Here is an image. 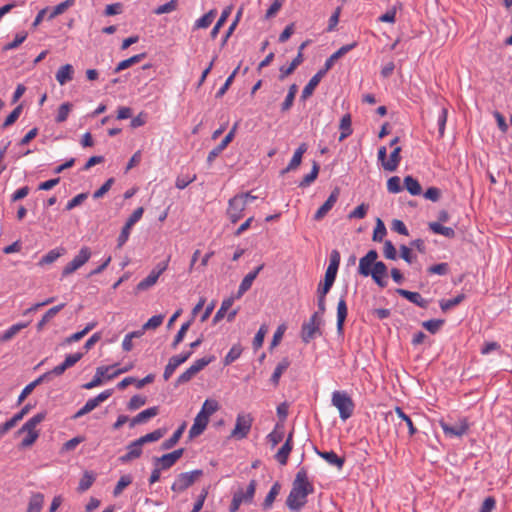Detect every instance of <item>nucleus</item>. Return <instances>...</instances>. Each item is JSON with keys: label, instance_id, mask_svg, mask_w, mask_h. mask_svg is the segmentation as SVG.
<instances>
[{"label": "nucleus", "instance_id": "0eeeda50", "mask_svg": "<svg viewBox=\"0 0 512 512\" xmlns=\"http://www.w3.org/2000/svg\"><path fill=\"white\" fill-rule=\"evenodd\" d=\"M246 198L247 196H234L229 200L227 216L232 223L238 222L243 217Z\"/></svg>", "mask_w": 512, "mask_h": 512}, {"label": "nucleus", "instance_id": "3c124183", "mask_svg": "<svg viewBox=\"0 0 512 512\" xmlns=\"http://www.w3.org/2000/svg\"><path fill=\"white\" fill-rule=\"evenodd\" d=\"M64 251L65 250L63 248H56L50 250L41 258L39 265H46L55 262L61 255H63Z\"/></svg>", "mask_w": 512, "mask_h": 512}, {"label": "nucleus", "instance_id": "5701e85b", "mask_svg": "<svg viewBox=\"0 0 512 512\" xmlns=\"http://www.w3.org/2000/svg\"><path fill=\"white\" fill-rule=\"evenodd\" d=\"M307 149L308 145L306 143H301L294 152V155L290 160L289 164L287 165V167L284 170H282V174L296 170L300 166L303 154L307 151Z\"/></svg>", "mask_w": 512, "mask_h": 512}, {"label": "nucleus", "instance_id": "1a4fd4ad", "mask_svg": "<svg viewBox=\"0 0 512 512\" xmlns=\"http://www.w3.org/2000/svg\"><path fill=\"white\" fill-rule=\"evenodd\" d=\"M439 425L444 434L448 437H461L466 434L469 429V424L465 418L460 419L455 424H449L444 420H440Z\"/></svg>", "mask_w": 512, "mask_h": 512}, {"label": "nucleus", "instance_id": "e433bc0d", "mask_svg": "<svg viewBox=\"0 0 512 512\" xmlns=\"http://www.w3.org/2000/svg\"><path fill=\"white\" fill-rule=\"evenodd\" d=\"M145 57H146V53H140V54L134 55V56H132V57H130L128 59H125V60H123V61L118 63V65L116 66L114 72L115 73H119L120 71L125 70V69L131 67L132 65H134L136 63H139Z\"/></svg>", "mask_w": 512, "mask_h": 512}, {"label": "nucleus", "instance_id": "a19ab883", "mask_svg": "<svg viewBox=\"0 0 512 512\" xmlns=\"http://www.w3.org/2000/svg\"><path fill=\"white\" fill-rule=\"evenodd\" d=\"M44 503V495L35 493L30 497L27 512H41Z\"/></svg>", "mask_w": 512, "mask_h": 512}, {"label": "nucleus", "instance_id": "a18cd8bd", "mask_svg": "<svg viewBox=\"0 0 512 512\" xmlns=\"http://www.w3.org/2000/svg\"><path fill=\"white\" fill-rule=\"evenodd\" d=\"M233 303H234V298L233 297H229V298L224 299L222 301L219 310L216 312V314H215V316L213 318V323L214 324H217L218 322H220L224 318L226 312L231 308Z\"/></svg>", "mask_w": 512, "mask_h": 512}, {"label": "nucleus", "instance_id": "a211bd4d", "mask_svg": "<svg viewBox=\"0 0 512 512\" xmlns=\"http://www.w3.org/2000/svg\"><path fill=\"white\" fill-rule=\"evenodd\" d=\"M264 268V264L259 265L253 271L249 272L241 281L236 298L242 297L244 293H246L252 286L253 281L256 279L260 271Z\"/></svg>", "mask_w": 512, "mask_h": 512}, {"label": "nucleus", "instance_id": "09e8293b", "mask_svg": "<svg viewBox=\"0 0 512 512\" xmlns=\"http://www.w3.org/2000/svg\"><path fill=\"white\" fill-rule=\"evenodd\" d=\"M319 170H320L319 164L316 161H314L311 172L309 174H307L306 176H304V178L299 183V187L304 188V187H308L309 185H311L317 179Z\"/></svg>", "mask_w": 512, "mask_h": 512}, {"label": "nucleus", "instance_id": "9b49d317", "mask_svg": "<svg viewBox=\"0 0 512 512\" xmlns=\"http://www.w3.org/2000/svg\"><path fill=\"white\" fill-rule=\"evenodd\" d=\"M236 129H237V124H235L233 126V128L229 131V133L222 139V141L209 152V154L207 156V163L209 166L232 142V140L234 139V136H235Z\"/></svg>", "mask_w": 512, "mask_h": 512}, {"label": "nucleus", "instance_id": "ea45409f", "mask_svg": "<svg viewBox=\"0 0 512 512\" xmlns=\"http://www.w3.org/2000/svg\"><path fill=\"white\" fill-rule=\"evenodd\" d=\"M97 325L96 322L88 323L85 328L79 332H76L64 340V344H71L73 342L80 341L85 335H87Z\"/></svg>", "mask_w": 512, "mask_h": 512}, {"label": "nucleus", "instance_id": "39448f33", "mask_svg": "<svg viewBox=\"0 0 512 512\" xmlns=\"http://www.w3.org/2000/svg\"><path fill=\"white\" fill-rule=\"evenodd\" d=\"M202 475L203 471L200 469L180 473L172 484L171 489L175 492H183L193 485L194 482Z\"/></svg>", "mask_w": 512, "mask_h": 512}, {"label": "nucleus", "instance_id": "13d9d810", "mask_svg": "<svg viewBox=\"0 0 512 512\" xmlns=\"http://www.w3.org/2000/svg\"><path fill=\"white\" fill-rule=\"evenodd\" d=\"M165 434V430L163 429H156L151 433H148L140 438L139 441L142 443V445L150 442H155L161 439Z\"/></svg>", "mask_w": 512, "mask_h": 512}, {"label": "nucleus", "instance_id": "680f3d73", "mask_svg": "<svg viewBox=\"0 0 512 512\" xmlns=\"http://www.w3.org/2000/svg\"><path fill=\"white\" fill-rule=\"evenodd\" d=\"M192 324V320H189L182 324L181 328L177 332V334L174 337V340L171 344L172 348L175 349L184 339L186 332L188 331L189 327Z\"/></svg>", "mask_w": 512, "mask_h": 512}, {"label": "nucleus", "instance_id": "0e129e2a", "mask_svg": "<svg viewBox=\"0 0 512 512\" xmlns=\"http://www.w3.org/2000/svg\"><path fill=\"white\" fill-rule=\"evenodd\" d=\"M132 483V476L131 475H123L120 477V479L118 480L114 490H113V495L114 496H118L120 495L123 490L129 486L130 484Z\"/></svg>", "mask_w": 512, "mask_h": 512}, {"label": "nucleus", "instance_id": "79ce46f5", "mask_svg": "<svg viewBox=\"0 0 512 512\" xmlns=\"http://www.w3.org/2000/svg\"><path fill=\"white\" fill-rule=\"evenodd\" d=\"M218 409H219V404L216 400L206 399L202 405V408H201L199 414H202V416L209 419L210 416L212 414H214Z\"/></svg>", "mask_w": 512, "mask_h": 512}, {"label": "nucleus", "instance_id": "8fccbe9b", "mask_svg": "<svg viewBox=\"0 0 512 512\" xmlns=\"http://www.w3.org/2000/svg\"><path fill=\"white\" fill-rule=\"evenodd\" d=\"M95 479H96V477L92 472L86 471L79 481L77 490L79 492L87 491L93 485Z\"/></svg>", "mask_w": 512, "mask_h": 512}, {"label": "nucleus", "instance_id": "b1692460", "mask_svg": "<svg viewBox=\"0 0 512 512\" xmlns=\"http://www.w3.org/2000/svg\"><path fill=\"white\" fill-rule=\"evenodd\" d=\"M158 413L159 408L157 406L143 410L130 420V427L133 428L135 425L146 423L151 418L157 416Z\"/></svg>", "mask_w": 512, "mask_h": 512}, {"label": "nucleus", "instance_id": "c9c22d12", "mask_svg": "<svg viewBox=\"0 0 512 512\" xmlns=\"http://www.w3.org/2000/svg\"><path fill=\"white\" fill-rule=\"evenodd\" d=\"M256 486H257L256 480H251L249 482L245 492H243V490H238L234 494L240 496V498L242 499V503H251L254 498Z\"/></svg>", "mask_w": 512, "mask_h": 512}, {"label": "nucleus", "instance_id": "2f4dec72", "mask_svg": "<svg viewBox=\"0 0 512 512\" xmlns=\"http://www.w3.org/2000/svg\"><path fill=\"white\" fill-rule=\"evenodd\" d=\"M65 307V303H61L57 306L50 308L42 317V319L37 324V330L41 331L44 326L54 318L63 308Z\"/></svg>", "mask_w": 512, "mask_h": 512}, {"label": "nucleus", "instance_id": "7ed1b4c3", "mask_svg": "<svg viewBox=\"0 0 512 512\" xmlns=\"http://www.w3.org/2000/svg\"><path fill=\"white\" fill-rule=\"evenodd\" d=\"M332 405L339 411L341 420L346 421L349 419L355 409V404L352 398L344 391H334L331 399Z\"/></svg>", "mask_w": 512, "mask_h": 512}, {"label": "nucleus", "instance_id": "864d4df0", "mask_svg": "<svg viewBox=\"0 0 512 512\" xmlns=\"http://www.w3.org/2000/svg\"><path fill=\"white\" fill-rule=\"evenodd\" d=\"M29 322L27 323H17L12 325L10 328H8L1 336V340L8 341L12 339L18 332H20L22 329L26 328L28 326Z\"/></svg>", "mask_w": 512, "mask_h": 512}, {"label": "nucleus", "instance_id": "393cba45", "mask_svg": "<svg viewBox=\"0 0 512 512\" xmlns=\"http://www.w3.org/2000/svg\"><path fill=\"white\" fill-rule=\"evenodd\" d=\"M293 433L290 432L285 443L282 445V447L278 450V452L275 455L276 460L281 465H286L288 461V457L292 451L293 448Z\"/></svg>", "mask_w": 512, "mask_h": 512}, {"label": "nucleus", "instance_id": "a878e982", "mask_svg": "<svg viewBox=\"0 0 512 512\" xmlns=\"http://www.w3.org/2000/svg\"><path fill=\"white\" fill-rule=\"evenodd\" d=\"M208 423H209V419L202 416V414L198 413L194 419L193 425L191 426V428L189 430V437L194 438V437L201 435L204 432V430L206 429Z\"/></svg>", "mask_w": 512, "mask_h": 512}, {"label": "nucleus", "instance_id": "603ef678", "mask_svg": "<svg viewBox=\"0 0 512 512\" xmlns=\"http://www.w3.org/2000/svg\"><path fill=\"white\" fill-rule=\"evenodd\" d=\"M231 11H232L231 6L226 7L222 11L220 18L218 19L217 23L215 24V26L213 27V29L211 31V34H210L211 38H213V39L216 38L217 34L219 33L220 28L223 26V24L226 22L227 18L230 16Z\"/></svg>", "mask_w": 512, "mask_h": 512}, {"label": "nucleus", "instance_id": "f8f14e48", "mask_svg": "<svg viewBox=\"0 0 512 512\" xmlns=\"http://www.w3.org/2000/svg\"><path fill=\"white\" fill-rule=\"evenodd\" d=\"M377 258L378 252L374 249L369 250L367 254L359 260L358 273L364 277L370 276Z\"/></svg>", "mask_w": 512, "mask_h": 512}, {"label": "nucleus", "instance_id": "338daca9", "mask_svg": "<svg viewBox=\"0 0 512 512\" xmlns=\"http://www.w3.org/2000/svg\"><path fill=\"white\" fill-rule=\"evenodd\" d=\"M447 115H448V110L445 107L441 108V111L437 118L439 138H442L444 136L446 122H447Z\"/></svg>", "mask_w": 512, "mask_h": 512}, {"label": "nucleus", "instance_id": "aec40b11", "mask_svg": "<svg viewBox=\"0 0 512 512\" xmlns=\"http://www.w3.org/2000/svg\"><path fill=\"white\" fill-rule=\"evenodd\" d=\"M142 443L139 441V439H136L135 441L131 442L127 446V453L122 455L119 460L122 463H128L134 459H137L142 454Z\"/></svg>", "mask_w": 512, "mask_h": 512}, {"label": "nucleus", "instance_id": "f257e3e1", "mask_svg": "<svg viewBox=\"0 0 512 512\" xmlns=\"http://www.w3.org/2000/svg\"><path fill=\"white\" fill-rule=\"evenodd\" d=\"M314 487L309 482L307 471L301 468L292 483L286 505L292 512H299L307 503V496L313 493Z\"/></svg>", "mask_w": 512, "mask_h": 512}, {"label": "nucleus", "instance_id": "c85d7f7f", "mask_svg": "<svg viewBox=\"0 0 512 512\" xmlns=\"http://www.w3.org/2000/svg\"><path fill=\"white\" fill-rule=\"evenodd\" d=\"M291 361L288 357L282 358V360L277 364L273 374L271 375L270 382L274 387L279 385L280 378L282 374L289 368Z\"/></svg>", "mask_w": 512, "mask_h": 512}, {"label": "nucleus", "instance_id": "f704fd0d", "mask_svg": "<svg viewBox=\"0 0 512 512\" xmlns=\"http://www.w3.org/2000/svg\"><path fill=\"white\" fill-rule=\"evenodd\" d=\"M428 226H429V229L435 234H440L447 238L455 237V231L453 228L443 226L439 222H430Z\"/></svg>", "mask_w": 512, "mask_h": 512}, {"label": "nucleus", "instance_id": "774afa93", "mask_svg": "<svg viewBox=\"0 0 512 512\" xmlns=\"http://www.w3.org/2000/svg\"><path fill=\"white\" fill-rule=\"evenodd\" d=\"M387 233L386 227L380 218H377L376 226L373 232V240L381 242Z\"/></svg>", "mask_w": 512, "mask_h": 512}, {"label": "nucleus", "instance_id": "bf43d9fd", "mask_svg": "<svg viewBox=\"0 0 512 512\" xmlns=\"http://www.w3.org/2000/svg\"><path fill=\"white\" fill-rule=\"evenodd\" d=\"M72 109V104L69 102H65L61 104L58 108L57 116L55 118V121L57 123H62L67 120L68 115Z\"/></svg>", "mask_w": 512, "mask_h": 512}, {"label": "nucleus", "instance_id": "423d86ee", "mask_svg": "<svg viewBox=\"0 0 512 512\" xmlns=\"http://www.w3.org/2000/svg\"><path fill=\"white\" fill-rule=\"evenodd\" d=\"M91 257V250L84 246L79 253L63 268L62 277H66L81 268Z\"/></svg>", "mask_w": 512, "mask_h": 512}, {"label": "nucleus", "instance_id": "4468645a", "mask_svg": "<svg viewBox=\"0 0 512 512\" xmlns=\"http://www.w3.org/2000/svg\"><path fill=\"white\" fill-rule=\"evenodd\" d=\"M339 195H340V190H339V188L336 187L331 192V194L329 195L327 200L323 203V205H321L319 207V209L316 211V213L314 214V220H316V221L322 220L327 215V213L333 208V206L335 205V203L337 202V200L339 198Z\"/></svg>", "mask_w": 512, "mask_h": 512}, {"label": "nucleus", "instance_id": "f03ea898", "mask_svg": "<svg viewBox=\"0 0 512 512\" xmlns=\"http://www.w3.org/2000/svg\"><path fill=\"white\" fill-rule=\"evenodd\" d=\"M45 416L46 414L44 412L37 413L17 431V435L26 433V436L20 443V447L26 448L35 443L39 437V432L36 430V427L45 419Z\"/></svg>", "mask_w": 512, "mask_h": 512}, {"label": "nucleus", "instance_id": "412c9836", "mask_svg": "<svg viewBox=\"0 0 512 512\" xmlns=\"http://www.w3.org/2000/svg\"><path fill=\"white\" fill-rule=\"evenodd\" d=\"M113 368H114V366H101V367H98L96 369V373H95L93 379L90 382L84 384L83 388L87 389V390H90V389H92L94 387H97V386L101 385L102 382H103V379H107V376L110 375L108 372L111 369H113Z\"/></svg>", "mask_w": 512, "mask_h": 512}, {"label": "nucleus", "instance_id": "4c0bfd02", "mask_svg": "<svg viewBox=\"0 0 512 512\" xmlns=\"http://www.w3.org/2000/svg\"><path fill=\"white\" fill-rule=\"evenodd\" d=\"M339 128L341 130L339 141H343L344 139H346L348 136H350L352 134L353 130L351 128V115L350 114H345L341 118Z\"/></svg>", "mask_w": 512, "mask_h": 512}, {"label": "nucleus", "instance_id": "6ab92c4d", "mask_svg": "<svg viewBox=\"0 0 512 512\" xmlns=\"http://www.w3.org/2000/svg\"><path fill=\"white\" fill-rule=\"evenodd\" d=\"M327 72H328L327 70L322 68L309 80V82L306 84V86L302 90V94H301L302 100H306L307 98L312 96L315 88L318 86L321 79L325 76V74Z\"/></svg>", "mask_w": 512, "mask_h": 512}, {"label": "nucleus", "instance_id": "37998d69", "mask_svg": "<svg viewBox=\"0 0 512 512\" xmlns=\"http://www.w3.org/2000/svg\"><path fill=\"white\" fill-rule=\"evenodd\" d=\"M243 348L241 344H234L223 360L224 366H228L236 361L242 354Z\"/></svg>", "mask_w": 512, "mask_h": 512}, {"label": "nucleus", "instance_id": "4be33fe9", "mask_svg": "<svg viewBox=\"0 0 512 512\" xmlns=\"http://www.w3.org/2000/svg\"><path fill=\"white\" fill-rule=\"evenodd\" d=\"M358 45L357 42H352L350 44H346L342 47H340L336 52H334L326 61L324 64V69L329 71L334 63L341 57H343L345 54H347L349 51L353 50Z\"/></svg>", "mask_w": 512, "mask_h": 512}, {"label": "nucleus", "instance_id": "69168bd1", "mask_svg": "<svg viewBox=\"0 0 512 512\" xmlns=\"http://www.w3.org/2000/svg\"><path fill=\"white\" fill-rule=\"evenodd\" d=\"M402 4L397 2L393 7H391L386 13L379 17V21L394 23L396 21V12L398 8H401Z\"/></svg>", "mask_w": 512, "mask_h": 512}, {"label": "nucleus", "instance_id": "cd10ccee", "mask_svg": "<svg viewBox=\"0 0 512 512\" xmlns=\"http://www.w3.org/2000/svg\"><path fill=\"white\" fill-rule=\"evenodd\" d=\"M316 453L324 459L327 463L332 466L341 469L345 463V458L338 456L334 451H319L316 450Z\"/></svg>", "mask_w": 512, "mask_h": 512}, {"label": "nucleus", "instance_id": "052dcab7", "mask_svg": "<svg viewBox=\"0 0 512 512\" xmlns=\"http://www.w3.org/2000/svg\"><path fill=\"white\" fill-rule=\"evenodd\" d=\"M23 110L22 104L18 105L14 110L6 117L5 121L2 124V128L5 129L12 124H14L18 118L20 117Z\"/></svg>", "mask_w": 512, "mask_h": 512}, {"label": "nucleus", "instance_id": "6e6d98bb", "mask_svg": "<svg viewBox=\"0 0 512 512\" xmlns=\"http://www.w3.org/2000/svg\"><path fill=\"white\" fill-rule=\"evenodd\" d=\"M464 298H465L464 294H460L452 299H447V300L443 299L439 303L440 308L443 312H447L448 310L452 309L453 307L459 305L464 300Z\"/></svg>", "mask_w": 512, "mask_h": 512}, {"label": "nucleus", "instance_id": "4d7b16f0", "mask_svg": "<svg viewBox=\"0 0 512 512\" xmlns=\"http://www.w3.org/2000/svg\"><path fill=\"white\" fill-rule=\"evenodd\" d=\"M215 16L216 10H210L195 22V28L199 29L209 27L212 24Z\"/></svg>", "mask_w": 512, "mask_h": 512}, {"label": "nucleus", "instance_id": "7c9ffc66", "mask_svg": "<svg viewBox=\"0 0 512 512\" xmlns=\"http://www.w3.org/2000/svg\"><path fill=\"white\" fill-rule=\"evenodd\" d=\"M303 62V54L298 52L297 56L292 60L288 67L282 66L280 67V75L279 80L283 81L287 76L292 74L295 69Z\"/></svg>", "mask_w": 512, "mask_h": 512}, {"label": "nucleus", "instance_id": "49530a36", "mask_svg": "<svg viewBox=\"0 0 512 512\" xmlns=\"http://www.w3.org/2000/svg\"><path fill=\"white\" fill-rule=\"evenodd\" d=\"M159 277L160 276H158V274L154 270H152L146 278H144L137 284V287H136L137 290L138 291L148 290L150 287H152L153 285L156 284Z\"/></svg>", "mask_w": 512, "mask_h": 512}, {"label": "nucleus", "instance_id": "c756f323", "mask_svg": "<svg viewBox=\"0 0 512 512\" xmlns=\"http://www.w3.org/2000/svg\"><path fill=\"white\" fill-rule=\"evenodd\" d=\"M74 68L71 64L61 66L56 73V80L60 85H64L73 79Z\"/></svg>", "mask_w": 512, "mask_h": 512}, {"label": "nucleus", "instance_id": "e2e57ef3", "mask_svg": "<svg viewBox=\"0 0 512 512\" xmlns=\"http://www.w3.org/2000/svg\"><path fill=\"white\" fill-rule=\"evenodd\" d=\"M444 322L445 321L443 319H431L424 321L422 323V326L430 333L435 334L441 329Z\"/></svg>", "mask_w": 512, "mask_h": 512}, {"label": "nucleus", "instance_id": "ddd939ff", "mask_svg": "<svg viewBox=\"0 0 512 512\" xmlns=\"http://www.w3.org/2000/svg\"><path fill=\"white\" fill-rule=\"evenodd\" d=\"M192 355V351H188L186 353H182L180 355L172 356L169 359L168 364L166 365L163 373V378L167 381L175 372L178 366L186 362Z\"/></svg>", "mask_w": 512, "mask_h": 512}, {"label": "nucleus", "instance_id": "de8ad7c7", "mask_svg": "<svg viewBox=\"0 0 512 512\" xmlns=\"http://www.w3.org/2000/svg\"><path fill=\"white\" fill-rule=\"evenodd\" d=\"M280 490H281V485L279 482H275L270 491L268 492V494L266 495L265 499H264V502H263V508L264 509H269L271 508L275 498L278 496V494L280 493Z\"/></svg>", "mask_w": 512, "mask_h": 512}, {"label": "nucleus", "instance_id": "473e14b6", "mask_svg": "<svg viewBox=\"0 0 512 512\" xmlns=\"http://www.w3.org/2000/svg\"><path fill=\"white\" fill-rule=\"evenodd\" d=\"M400 152H401L400 147H396L391 152L389 160L386 163H384V165H383L384 170L393 172L397 169V167L401 161Z\"/></svg>", "mask_w": 512, "mask_h": 512}, {"label": "nucleus", "instance_id": "58836bf2", "mask_svg": "<svg viewBox=\"0 0 512 512\" xmlns=\"http://www.w3.org/2000/svg\"><path fill=\"white\" fill-rule=\"evenodd\" d=\"M185 427H186V425H185V423H183V424H182V425H181V426H180V427H179V428H178V429L173 433V435H172L169 439L165 440V441L162 443L161 448H162L163 450H168V449H171L172 447H174V446L178 443L179 439L181 438V436H182V434H183V432H184V430H185Z\"/></svg>", "mask_w": 512, "mask_h": 512}, {"label": "nucleus", "instance_id": "20e7f679", "mask_svg": "<svg viewBox=\"0 0 512 512\" xmlns=\"http://www.w3.org/2000/svg\"><path fill=\"white\" fill-rule=\"evenodd\" d=\"M322 324V317L318 312L312 314L308 322L302 325L301 338L304 343H309L316 335H321L320 325Z\"/></svg>", "mask_w": 512, "mask_h": 512}, {"label": "nucleus", "instance_id": "2eb2a0df", "mask_svg": "<svg viewBox=\"0 0 512 512\" xmlns=\"http://www.w3.org/2000/svg\"><path fill=\"white\" fill-rule=\"evenodd\" d=\"M388 275V269L384 262L375 261L372 272L370 276L374 280V282L381 288H385L387 286L386 277Z\"/></svg>", "mask_w": 512, "mask_h": 512}, {"label": "nucleus", "instance_id": "5fc2aeb1", "mask_svg": "<svg viewBox=\"0 0 512 512\" xmlns=\"http://www.w3.org/2000/svg\"><path fill=\"white\" fill-rule=\"evenodd\" d=\"M394 410H395V413L397 414V416H398L402 421H404V423H406V426H407V428H408V430H409V434H410V436L415 435V434L417 433V429H416V427L414 426V424H413V422H412L411 418H410L408 415H406V414L404 413V411H403L400 407H398V406H396Z\"/></svg>", "mask_w": 512, "mask_h": 512}, {"label": "nucleus", "instance_id": "72a5a7b5", "mask_svg": "<svg viewBox=\"0 0 512 512\" xmlns=\"http://www.w3.org/2000/svg\"><path fill=\"white\" fill-rule=\"evenodd\" d=\"M336 275L337 273L326 270L324 282L319 284L317 294H327L335 282Z\"/></svg>", "mask_w": 512, "mask_h": 512}, {"label": "nucleus", "instance_id": "c03bdc74", "mask_svg": "<svg viewBox=\"0 0 512 512\" xmlns=\"http://www.w3.org/2000/svg\"><path fill=\"white\" fill-rule=\"evenodd\" d=\"M404 186L411 195H420L422 188L417 179L408 175L404 178Z\"/></svg>", "mask_w": 512, "mask_h": 512}, {"label": "nucleus", "instance_id": "6e6552de", "mask_svg": "<svg viewBox=\"0 0 512 512\" xmlns=\"http://www.w3.org/2000/svg\"><path fill=\"white\" fill-rule=\"evenodd\" d=\"M253 418L250 414H238L235 427L231 432V437L243 439L247 437L251 430Z\"/></svg>", "mask_w": 512, "mask_h": 512}, {"label": "nucleus", "instance_id": "9d476101", "mask_svg": "<svg viewBox=\"0 0 512 512\" xmlns=\"http://www.w3.org/2000/svg\"><path fill=\"white\" fill-rule=\"evenodd\" d=\"M112 394H113V390L107 389V390L101 392L100 394H98L96 397L89 399L85 403V405L74 414V416L72 418L78 419V418L88 414L89 412L94 410L97 406H99L100 403L106 401Z\"/></svg>", "mask_w": 512, "mask_h": 512}, {"label": "nucleus", "instance_id": "f3484780", "mask_svg": "<svg viewBox=\"0 0 512 512\" xmlns=\"http://www.w3.org/2000/svg\"><path fill=\"white\" fill-rule=\"evenodd\" d=\"M396 293L420 308H427L429 305V300L424 299L418 292L398 288L396 289Z\"/></svg>", "mask_w": 512, "mask_h": 512}, {"label": "nucleus", "instance_id": "dca6fc26", "mask_svg": "<svg viewBox=\"0 0 512 512\" xmlns=\"http://www.w3.org/2000/svg\"><path fill=\"white\" fill-rule=\"evenodd\" d=\"M183 453L184 449L179 448L171 453L164 454L161 457H156L154 461L157 462V464H160L163 470H166L172 467L182 457Z\"/></svg>", "mask_w": 512, "mask_h": 512}, {"label": "nucleus", "instance_id": "bb28decb", "mask_svg": "<svg viewBox=\"0 0 512 512\" xmlns=\"http://www.w3.org/2000/svg\"><path fill=\"white\" fill-rule=\"evenodd\" d=\"M348 314L345 296H342L337 304V331L339 334L343 333V326Z\"/></svg>", "mask_w": 512, "mask_h": 512}]
</instances>
